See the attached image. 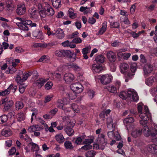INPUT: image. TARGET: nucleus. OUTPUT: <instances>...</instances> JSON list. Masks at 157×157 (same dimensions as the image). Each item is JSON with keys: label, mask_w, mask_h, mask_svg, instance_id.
Instances as JSON below:
<instances>
[{"label": "nucleus", "mask_w": 157, "mask_h": 157, "mask_svg": "<svg viewBox=\"0 0 157 157\" xmlns=\"http://www.w3.org/2000/svg\"><path fill=\"white\" fill-rule=\"evenodd\" d=\"M44 8L39 11V14L42 17H45L47 16H52L54 14V11L50 5L47 2L43 4Z\"/></svg>", "instance_id": "1"}, {"label": "nucleus", "mask_w": 157, "mask_h": 157, "mask_svg": "<svg viewBox=\"0 0 157 157\" xmlns=\"http://www.w3.org/2000/svg\"><path fill=\"white\" fill-rule=\"evenodd\" d=\"M97 142L99 144L100 149L103 150L106 145L107 141L106 139L105 138V135L101 134L98 135L97 140Z\"/></svg>", "instance_id": "2"}, {"label": "nucleus", "mask_w": 157, "mask_h": 157, "mask_svg": "<svg viewBox=\"0 0 157 157\" xmlns=\"http://www.w3.org/2000/svg\"><path fill=\"white\" fill-rule=\"evenodd\" d=\"M2 104H4L3 111L7 112L13 106L14 102L12 100H8V98H6L2 99Z\"/></svg>", "instance_id": "3"}, {"label": "nucleus", "mask_w": 157, "mask_h": 157, "mask_svg": "<svg viewBox=\"0 0 157 157\" xmlns=\"http://www.w3.org/2000/svg\"><path fill=\"white\" fill-rule=\"evenodd\" d=\"M134 121V119L133 117L129 116L124 120L123 122L128 130H131L134 127L133 124H130L133 123Z\"/></svg>", "instance_id": "4"}, {"label": "nucleus", "mask_w": 157, "mask_h": 157, "mask_svg": "<svg viewBox=\"0 0 157 157\" xmlns=\"http://www.w3.org/2000/svg\"><path fill=\"white\" fill-rule=\"evenodd\" d=\"M71 88L73 91L77 94L81 93L83 90V86L78 82L72 84L71 86Z\"/></svg>", "instance_id": "5"}, {"label": "nucleus", "mask_w": 157, "mask_h": 157, "mask_svg": "<svg viewBox=\"0 0 157 157\" xmlns=\"http://www.w3.org/2000/svg\"><path fill=\"white\" fill-rule=\"evenodd\" d=\"M127 96L132 98L133 101H137L139 100V97L137 93L134 90L128 89L127 91Z\"/></svg>", "instance_id": "6"}, {"label": "nucleus", "mask_w": 157, "mask_h": 157, "mask_svg": "<svg viewBox=\"0 0 157 157\" xmlns=\"http://www.w3.org/2000/svg\"><path fill=\"white\" fill-rule=\"evenodd\" d=\"M112 78L113 77L110 75H104L101 76L100 81L102 84L106 85L109 83L111 81Z\"/></svg>", "instance_id": "7"}, {"label": "nucleus", "mask_w": 157, "mask_h": 157, "mask_svg": "<svg viewBox=\"0 0 157 157\" xmlns=\"http://www.w3.org/2000/svg\"><path fill=\"white\" fill-rule=\"evenodd\" d=\"M144 75L145 77H147L150 75V74L153 70V67L152 65L147 64L145 65L143 68Z\"/></svg>", "instance_id": "8"}, {"label": "nucleus", "mask_w": 157, "mask_h": 157, "mask_svg": "<svg viewBox=\"0 0 157 157\" xmlns=\"http://www.w3.org/2000/svg\"><path fill=\"white\" fill-rule=\"evenodd\" d=\"M70 53V51L64 50H58L56 51L55 52L56 56L61 57H66Z\"/></svg>", "instance_id": "9"}, {"label": "nucleus", "mask_w": 157, "mask_h": 157, "mask_svg": "<svg viewBox=\"0 0 157 157\" xmlns=\"http://www.w3.org/2000/svg\"><path fill=\"white\" fill-rule=\"evenodd\" d=\"M75 78L74 75L70 73H65L63 76L64 80L68 83H70L73 81Z\"/></svg>", "instance_id": "10"}, {"label": "nucleus", "mask_w": 157, "mask_h": 157, "mask_svg": "<svg viewBox=\"0 0 157 157\" xmlns=\"http://www.w3.org/2000/svg\"><path fill=\"white\" fill-rule=\"evenodd\" d=\"M25 12V6L24 4H19L16 10L17 13L19 15H22Z\"/></svg>", "instance_id": "11"}, {"label": "nucleus", "mask_w": 157, "mask_h": 157, "mask_svg": "<svg viewBox=\"0 0 157 157\" xmlns=\"http://www.w3.org/2000/svg\"><path fill=\"white\" fill-rule=\"evenodd\" d=\"M29 147L31 146V149L33 151H35V154L36 157H38L41 156L38 154V151L39 150V147L36 144L33 142H30L29 144Z\"/></svg>", "instance_id": "12"}, {"label": "nucleus", "mask_w": 157, "mask_h": 157, "mask_svg": "<svg viewBox=\"0 0 157 157\" xmlns=\"http://www.w3.org/2000/svg\"><path fill=\"white\" fill-rule=\"evenodd\" d=\"M43 129V127H40L37 124L31 126L28 128V131L29 132H33L35 131H39Z\"/></svg>", "instance_id": "13"}, {"label": "nucleus", "mask_w": 157, "mask_h": 157, "mask_svg": "<svg viewBox=\"0 0 157 157\" xmlns=\"http://www.w3.org/2000/svg\"><path fill=\"white\" fill-rule=\"evenodd\" d=\"M107 57L109 60L111 62H113L116 60L115 53L112 51H109L107 53Z\"/></svg>", "instance_id": "14"}, {"label": "nucleus", "mask_w": 157, "mask_h": 157, "mask_svg": "<svg viewBox=\"0 0 157 157\" xmlns=\"http://www.w3.org/2000/svg\"><path fill=\"white\" fill-rule=\"evenodd\" d=\"M141 114L143 115V116L144 117H147L148 119L151 120V114L149 112L148 107L147 106H144L143 110V112L140 114L139 116Z\"/></svg>", "instance_id": "15"}, {"label": "nucleus", "mask_w": 157, "mask_h": 157, "mask_svg": "<svg viewBox=\"0 0 157 157\" xmlns=\"http://www.w3.org/2000/svg\"><path fill=\"white\" fill-rule=\"evenodd\" d=\"M107 124L108 128L109 129H115V124L113 122V119L111 117L107 118Z\"/></svg>", "instance_id": "16"}, {"label": "nucleus", "mask_w": 157, "mask_h": 157, "mask_svg": "<svg viewBox=\"0 0 157 157\" xmlns=\"http://www.w3.org/2000/svg\"><path fill=\"white\" fill-rule=\"evenodd\" d=\"M137 68V65L136 63H133L131 64L130 66V70L132 73H128V76L130 78H131L135 75L134 73L136 71Z\"/></svg>", "instance_id": "17"}, {"label": "nucleus", "mask_w": 157, "mask_h": 157, "mask_svg": "<svg viewBox=\"0 0 157 157\" xmlns=\"http://www.w3.org/2000/svg\"><path fill=\"white\" fill-rule=\"evenodd\" d=\"M119 67L120 71L123 74H124L127 71L129 67L128 64L125 63H121Z\"/></svg>", "instance_id": "18"}, {"label": "nucleus", "mask_w": 157, "mask_h": 157, "mask_svg": "<svg viewBox=\"0 0 157 157\" xmlns=\"http://www.w3.org/2000/svg\"><path fill=\"white\" fill-rule=\"evenodd\" d=\"M68 68H72L73 70L76 71H79L81 70V68L75 63H67L65 65Z\"/></svg>", "instance_id": "19"}, {"label": "nucleus", "mask_w": 157, "mask_h": 157, "mask_svg": "<svg viewBox=\"0 0 157 157\" xmlns=\"http://www.w3.org/2000/svg\"><path fill=\"white\" fill-rule=\"evenodd\" d=\"M33 35L37 39H42L44 38L42 32L38 30L34 31L33 33Z\"/></svg>", "instance_id": "20"}, {"label": "nucleus", "mask_w": 157, "mask_h": 157, "mask_svg": "<svg viewBox=\"0 0 157 157\" xmlns=\"http://www.w3.org/2000/svg\"><path fill=\"white\" fill-rule=\"evenodd\" d=\"M91 69L94 73H99L102 71V69L101 66L94 64L92 65Z\"/></svg>", "instance_id": "21"}, {"label": "nucleus", "mask_w": 157, "mask_h": 157, "mask_svg": "<svg viewBox=\"0 0 157 157\" xmlns=\"http://www.w3.org/2000/svg\"><path fill=\"white\" fill-rule=\"evenodd\" d=\"M65 34L63 29L58 28L56 30V36L59 39H61L64 38Z\"/></svg>", "instance_id": "22"}, {"label": "nucleus", "mask_w": 157, "mask_h": 157, "mask_svg": "<svg viewBox=\"0 0 157 157\" xmlns=\"http://www.w3.org/2000/svg\"><path fill=\"white\" fill-rule=\"evenodd\" d=\"M107 22L106 21H104L102 24V27L100 29L99 31L97 33L96 35H102L105 32L107 27Z\"/></svg>", "instance_id": "23"}, {"label": "nucleus", "mask_w": 157, "mask_h": 157, "mask_svg": "<svg viewBox=\"0 0 157 157\" xmlns=\"http://www.w3.org/2000/svg\"><path fill=\"white\" fill-rule=\"evenodd\" d=\"M148 150L153 154H157V146L154 143L148 145Z\"/></svg>", "instance_id": "24"}, {"label": "nucleus", "mask_w": 157, "mask_h": 157, "mask_svg": "<svg viewBox=\"0 0 157 157\" xmlns=\"http://www.w3.org/2000/svg\"><path fill=\"white\" fill-rule=\"evenodd\" d=\"M6 9L8 10H13L14 9V6L13 4L12 0H6L5 1Z\"/></svg>", "instance_id": "25"}, {"label": "nucleus", "mask_w": 157, "mask_h": 157, "mask_svg": "<svg viewBox=\"0 0 157 157\" xmlns=\"http://www.w3.org/2000/svg\"><path fill=\"white\" fill-rule=\"evenodd\" d=\"M156 81V78L154 76H151L145 80V82L148 86H151Z\"/></svg>", "instance_id": "26"}, {"label": "nucleus", "mask_w": 157, "mask_h": 157, "mask_svg": "<svg viewBox=\"0 0 157 157\" xmlns=\"http://www.w3.org/2000/svg\"><path fill=\"white\" fill-rule=\"evenodd\" d=\"M16 25L18 26L19 28L21 30L25 31H28L29 29L25 24L23 22H18L16 23Z\"/></svg>", "instance_id": "27"}, {"label": "nucleus", "mask_w": 157, "mask_h": 157, "mask_svg": "<svg viewBox=\"0 0 157 157\" xmlns=\"http://www.w3.org/2000/svg\"><path fill=\"white\" fill-rule=\"evenodd\" d=\"M91 50V47L88 46L83 48L82 51V53L83 54V57L85 59H87L88 58V56H87V53L90 52Z\"/></svg>", "instance_id": "28"}, {"label": "nucleus", "mask_w": 157, "mask_h": 157, "mask_svg": "<svg viewBox=\"0 0 157 157\" xmlns=\"http://www.w3.org/2000/svg\"><path fill=\"white\" fill-rule=\"evenodd\" d=\"M141 131L144 136H148L151 135V133L150 132L149 127L147 125L144 126L143 129Z\"/></svg>", "instance_id": "29"}, {"label": "nucleus", "mask_w": 157, "mask_h": 157, "mask_svg": "<svg viewBox=\"0 0 157 157\" xmlns=\"http://www.w3.org/2000/svg\"><path fill=\"white\" fill-rule=\"evenodd\" d=\"M140 117L141 119L140 121V124L143 126L147 125H146L149 119H148L147 117H144L143 116L142 114L140 115Z\"/></svg>", "instance_id": "30"}, {"label": "nucleus", "mask_w": 157, "mask_h": 157, "mask_svg": "<svg viewBox=\"0 0 157 157\" xmlns=\"http://www.w3.org/2000/svg\"><path fill=\"white\" fill-rule=\"evenodd\" d=\"M105 58L103 55H97L96 57L95 61L97 63H103L105 61Z\"/></svg>", "instance_id": "31"}, {"label": "nucleus", "mask_w": 157, "mask_h": 157, "mask_svg": "<svg viewBox=\"0 0 157 157\" xmlns=\"http://www.w3.org/2000/svg\"><path fill=\"white\" fill-rule=\"evenodd\" d=\"M13 84H11L8 88L4 91L0 92V96H6L9 94L11 89L13 87Z\"/></svg>", "instance_id": "32"}, {"label": "nucleus", "mask_w": 157, "mask_h": 157, "mask_svg": "<svg viewBox=\"0 0 157 157\" xmlns=\"http://www.w3.org/2000/svg\"><path fill=\"white\" fill-rule=\"evenodd\" d=\"M48 79L40 78L37 80L36 82V85L39 87H41L44 85V83L48 80Z\"/></svg>", "instance_id": "33"}, {"label": "nucleus", "mask_w": 157, "mask_h": 157, "mask_svg": "<svg viewBox=\"0 0 157 157\" xmlns=\"http://www.w3.org/2000/svg\"><path fill=\"white\" fill-rule=\"evenodd\" d=\"M22 75V71H21L19 70L18 72V74L17 75L16 79H15L16 82L17 83L21 84V83L23 82V78H21Z\"/></svg>", "instance_id": "34"}, {"label": "nucleus", "mask_w": 157, "mask_h": 157, "mask_svg": "<svg viewBox=\"0 0 157 157\" xmlns=\"http://www.w3.org/2000/svg\"><path fill=\"white\" fill-rule=\"evenodd\" d=\"M142 133L141 131L139 129H135L132 131L131 135L134 137L136 138L139 136Z\"/></svg>", "instance_id": "35"}, {"label": "nucleus", "mask_w": 157, "mask_h": 157, "mask_svg": "<svg viewBox=\"0 0 157 157\" xmlns=\"http://www.w3.org/2000/svg\"><path fill=\"white\" fill-rule=\"evenodd\" d=\"M55 138L56 140L59 143H62L64 141L63 136L61 133L57 134L55 136Z\"/></svg>", "instance_id": "36"}, {"label": "nucleus", "mask_w": 157, "mask_h": 157, "mask_svg": "<svg viewBox=\"0 0 157 157\" xmlns=\"http://www.w3.org/2000/svg\"><path fill=\"white\" fill-rule=\"evenodd\" d=\"M106 88L110 92L116 93L117 92L116 87L112 85H110L107 86Z\"/></svg>", "instance_id": "37"}, {"label": "nucleus", "mask_w": 157, "mask_h": 157, "mask_svg": "<svg viewBox=\"0 0 157 157\" xmlns=\"http://www.w3.org/2000/svg\"><path fill=\"white\" fill-rule=\"evenodd\" d=\"M64 131L69 136H72L74 133V130L71 128L67 126L65 128Z\"/></svg>", "instance_id": "38"}, {"label": "nucleus", "mask_w": 157, "mask_h": 157, "mask_svg": "<svg viewBox=\"0 0 157 157\" xmlns=\"http://www.w3.org/2000/svg\"><path fill=\"white\" fill-rule=\"evenodd\" d=\"M52 3L54 7L58 8L61 6V0H51Z\"/></svg>", "instance_id": "39"}, {"label": "nucleus", "mask_w": 157, "mask_h": 157, "mask_svg": "<svg viewBox=\"0 0 157 157\" xmlns=\"http://www.w3.org/2000/svg\"><path fill=\"white\" fill-rule=\"evenodd\" d=\"M2 135L6 137H8L10 136L11 134V132L10 129H4L2 132Z\"/></svg>", "instance_id": "40"}, {"label": "nucleus", "mask_w": 157, "mask_h": 157, "mask_svg": "<svg viewBox=\"0 0 157 157\" xmlns=\"http://www.w3.org/2000/svg\"><path fill=\"white\" fill-rule=\"evenodd\" d=\"M24 106L23 103L20 101H17L15 104L16 109L17 110L22 109L23 107Z\"/></svg>", "instance_id": "41"}, {"label": "nucleus", "mask_w": 157, "mask_h": 157, "mask_svg": "<svg viewBox=\"0 0 157 157\" xmlns=\"http://www.w3.org/2000/svg\"><path fill=\"white\" fill-rule=\"evenodd\" d=\"M17 121L19 122H21L23 121L25 118V115L22 113H20L17 115Z\"/></svg>", "instance_id": "42"}, {"label": "nucleus", "mask_w": 157, "mask_h": 157, "mask_svg": "<svg viewBox=\"0 0 157 157\" xmlns=\"http://www.w3.org/2000/svg\"><path fill=\"white\" fill-rule=\"evenodd\" d=\"M33 46L34 48H46L48 46V44L46 43H34L33 44Z\"/></svg>", "instance_id": "43"}, {"label": "nucleus", "mask_w": 157, "mask_h": 157, "mask_svg": "<svg viewBox=\"0 0 157 157\" xmlns=\"http://www.w3.org/2000/svg\"><path fill=\"white\" fill-rule=\"evenodd\" d=\"M64 145L67 149H72L74 148L71 143L69 141H65L64 143Z\"/></svg>", "instance_id": "44"}, {"label": "nucleus", "mask_w": 157, "mask_h": 157, "mask_svg": "<svg viewBox=\"0 0 157 157\" xmlns=\"http://www.w3.org/2000/svg\"><path fill=\"white\" fill-rule=\"evenodd\" d=\"M68 16L71 18H75L77 15L76 13H75L73 12V10L72 9H69L68 11Z\"/></svg>", "instance_id": "45"}, {"label": "nucleus", "mask_w": 157, "mask_h": 157, "mask_svg": "<svg viewBox=\"0 0 157 157\" xmlns=\"http://www.w3.org/2000/svg\"><path fill=\"white\" fill-rule=\"evenodd\" d=\"M70 53L66 56V57H69L71 60L72 61H74L76 60V54L75 53H74L71 52L70 51Z\"/></svg>", "instance_id": "46"}, {"label": "nucleus", "mask_w": 157, "mask_h": 157, "mask_svg": "<svg viewBox=\"0 0 157 157\" xmlns=\"http://www.w3.org/2000/svg\"><path fill=\"white\" fill-rule=\"evenodd\" d=\"M9 71H7L6 72L7 74H13L15 72L17 71V69L16 67H13L11 66H9L8 68Z\"/></svg>", "instance_id": "47"}, {"label": "nucleus", "mask_w": 157, "mask_h": 157, "mask_svg": "<svg viewBox=\"0 0 157 157\" xmlns=\"http://www.w3.org/2000/svg\"><path fill=\"white\" fill-rule=\"evenodd\" d=\"M30 17L33 18L35 21H37L39 20V16L36 10L30 16Z\"/></svg>", "instance_id": "48"}, {"label": "nucleus", "mask_w": 157, "mask_h": 157, "mask_svg": "<svg viewBox=\"0 0 157 157\" xmlns=\"http://www.w3.org/2000/svg\"><path fill=\"white\" fill-rule=\"evenodd\" d=\"M8 120L7 116L6 115H3L0 117V124L6 122Z\"/></svg>", "instance_id": "49"}, {"label": "nucleus", "mask_w": 157, "mask_h": 157, "mask_svg": "<svg viewBox=\"0 0 157 157\" xmlns=\"http://www.w3.org/2000/svg\"><path fill=\"white\" fill-rule=\"evenodd\" d=\"M49 61L48 56H43L41 57L39 60L38 62L45 63L48 62Z\"/></svg>", "instance_id": "50"}, {"label": "nucleus", "mask_w": 157, "mask_h": 157, "mask_svg": "<svg viewBox=\"0 0 157 157\" xmlns=\"http://www.w3.org/2000/svg\"><path fill=\"white\" fill-rule=\"evenodd\" d=\"M96 152L93 150H91L87 152L86 154V157H93L95 156Z\"/></svg>", "instance_id": "51"}, {"label": "nucleus", "mask_w": 157, "mask_h": 157, "mask_svg": "<svg viewBox=\"0 0 157 157\" xmlns=\"http://www.w3.org/2000/svg\"><path fill=\"white\" fill-rule=\"evenodd\" d=\"M32 74V73L31 72H28L27 73H24L22 75V77L23 78V81L24 82Z\"/></svg>", "instance_id": "52"}, {"label": "nucleus", "mask_w": 157, "mask_h": 157, "mask_svg": "<svg viewBox=\"0 0 157 157\" xmlns=\"http://www.w3.org/2000/svg\"><path fill=\"white\" fill-rule=\"evenodd\" d=\"M76 94L77 93L73 91L70 92L68 94L69 99L71 100L75 99L77 96Z\"/></svg>", "instance_id": "53"}, {"label": "nucleus", "mask_w": 157, "mask_h": 157, "mask_svg": "<svg viewBox=\"0 0 157 157\" xmlns=\"http://www.w3.org/2000/svg\"><path fill=\"white\" fill-rule=\"evenodd\" d=\"M26 87V85L24 84H20L19 87V91L20 92L21 94L23 93Z\"/></svg>", "instance_id": "54"}, {"label": "nucleus", "mask_w": 157, "mask_h": 157, "mask_svg": "<svg viewBox=\"0 0 157 157\" xmlns=\"http://www.w3.org/2000/svg\"><path fill=\"white\" fill-rule=\"evenodd\" d=\"M143 104L142 103H140L137 104V109L139 113L143 112Z\"/></svg>", "instance_id": "55"}, {"label": "nucleus", "mask_w": 157, "mask_h": 157, "mask_svg": "<svg viewBox=\"0 0 157 157\" xmlns=\"http://www.w3.org/2000/svg\"><path fill=\"white\" fill-rule=\"evenodd\" d=\"M154 128L152 130V132H153L151 133V136H155L156 135H157V125L154 124Z\"/></svg>", "instance_id": "56"}, {"label": "nucleus", "mask_w": 157, "mask_h": 157, "mask_svg": "<svg viewBox=\"0 0 157 157\" xmlns=\"http://www.w3.org/2000/svg\"><path fill=\"white\" fill-rule=\"evenodd\" d=\"M64 104L63 103V101L62 100H58L57 101V107L60 109H63L64 107H63Z\"/></svg>", "instance_id": "57"}, {"label": "nucleus", "mask_w": 157, "mask_h": 157, "mask_svg": "<svg viewBox=\"0 0 157 157\" xmlns=\"http://www.w3.org/2000/svg\"><path fill=\"white\" fill-rule=\"evenodd\" d=\"M120 98L123 99H125L127 96V93L125 91L121 92L119 95Z\"/></svg>", "instance_id": "58"}, {"label": "nucleus", "mask_w": 157, "mask_h": 157, "mask_svg": "<svg viewBox=\"0 0 157 157\" xmlns=\"http://www.w3.org/2000/svg\"><path fill=\"white\" fill-rule=\"evenodd\" d=\"M53 85V83L50 82H48L45 86V88L47 90L51 89Z\"/></svg>", "instance_id": "59"}, {"label": "nucleus", "mask_w": 157, "mask_h": 157, "mask_svg": "<svg viewBox=\"0 0 157 157\" xmlns=\"http://www.w3.org/2000/svg\"><path fill=\"white\" fill-rule=\"evenodd\" d=\"M71 108L74 112L78 113L79 112V109L78 106L76 104H73L71 106Z\"/></svg>", "instance_id": "60"}, {"label": "nucleus", "mask_w": 157, "mask_h": 157, "mask_svg": "<svg viewBox=\"0 0 157 157\" xmlns=\"http://www.w3.org/2000/svg\"><path fill=\"white\" fill-rule=\"evenodd\" d=\"M93 142V140L91 139H86L83 141V144H89L90 145V144L92 143Z\"/></svg>", "instance_id": "61"}, {"label": "nucleus", "mask_w": 157, "mask_h": 157, "mask_svg": "<svg viewBox=\"0 0 157 157\" xmlns=\"http://www.w3.org/2000/svg\"><path fill=\"white\" fill-rule=\"evenodd\" d=\"M53 96L52 95H48L45 98L44 101V103H46L50 101L52 98Z\"/></svg>", "instance_id": "62"}, {"label": "nucleus", "mask_w": 157, "mask_h": 157, "mask_svg": "<svg viewBox=\"0 0 157 157\" xmlns=\"http://www.w3.org/2000/svg\"><path fill=\"white\" fill-rule=\"evenodd\" d=\"M92 148V146L91 145L89 144H86V145L82 146L81 147V149L85 150H87Z\"/></svg>", "instance_id": "63"}, {"label": "nucleus", "mask_w": 157, "mask_h": 157, "mask_svg": "<svg viewBox=\"0 0 157 157\" xmlns=\"http://www.w3.org/2000/svg\"><path fill=\"white\" fill-rule=\"evenodd\" d=\"M16 149L14 147H13L9 150L8 151V153L9 155H12L14 154V153L16 152Z\"/></svg>", "instance_id": "64"}]
</instances>
